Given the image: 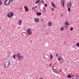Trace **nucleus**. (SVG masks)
Segmentation results:
<instances>
[{"label":"nucleus","instance_id":"1","mask_svg":"<svg viewBox=\"0 0 79 79\" xmlns=\"http://www.w3.org/2000/svg\"><path fill=\"white\" fill-rule=\"evenodd\" d=\"M14 14L13 13L10 12L8 14L7 17L8 18H12Z\"/></svg>","mask_w":79,"mask_h":79},{"label":"nucleus","instance_id":"2","mask_svg":"<svg viewBox=\"0 0 79 79\" xmlns=\"http://www.w3.org/2000/svg\"><path fill=\"white\" fill-rule=\"evenodd\" d=\"M72 6V2H69V3H68L67 4V8H71Z\"/></svg>","mask_w":79,"mask_h":79},{"label":"nucleus","instance_id":"3","mask_svg":"<svg viewBox=\"0 0 79 79\" xmlns=\"http://www.w3.org/2000/svg\"><path fill=\"white\" fill-rule=\"evenodd\" d=\"M10 65V61H6L5 63V66L6 67H8Z\"/></svg>","mask_w":79,"mask_h":79},{"label":"nucleus","instance_id":"4","mask_svg":"<svg viewBox=\"0 0 79 79\" xmlns=\"http://www.w3.org/2000/svg\"><path fill=\"white\" fill-rule=\"evenodd\" d=\"M4 3L5 5H8L10 4V1L9 0H5Z\"/></svg>","mask_w":79,"mask_h":79},{"label":"nucleus","instance_id":"5","mask_svg":"<svg viewBox=\"0 0 79 79\" xmlns=\"http://www.w3.org/2000/svg\"><path fill=\"white\" fill-rule=\"evenodd\" d=\"M27 32L28 35H30L31 33V29H29L27 30Z\"/></svg>","mask_w":79,"mask_h":79},{"label":"nucleus","instance_id":"6","mask_svg":"<svg viewBox=\"0 0 79 79\" xmlns=\"http://www.w3.org/2000/svg\"><path fill=\"white\" fill-rule=\"evenodd\" d=\"M24 8L25 10V11H28V10H29L28 7H27V6H25Z\"/></svg>","mask_w":79,"mask_h":79},{"label":"nucleus","instance_id":"7","mask_svg":"<svg viewBox=\"0 0 79 79\" xmlns=\"http://www.w3.org/2000/svg\"><path fill=\"white\" fill-rule=\"evenodd\" d=\"M61 60H62V57L60 56L58 57V60L59 61H61Z\"/></svg>","mask_w":79,"mask_h":79},{"label":"nucleus","instance_id":"8","mask_svg":"<svg viewBox=\"0 0 79 79\" xmlns=\"http://www.w3.org/2000/svg\"><path fill=\"white\" fill-rule=\"evenodd\" d=\"M35 21L36 23H39V19L38 18H36L35 19Z\"/></svg>","mask_w":79,"mask_h":79},{"label":"nucleus","instance_id":"9","mask_svg":"<svg viewBox=\"0 0 79 79\" xmlns=\"http://www.w3.org/2000/svg\"><path fill=\"white\" fill-rule=\"evenodd\" d=\"M65 24H66V26H69V23H68V21H65Z\"/></svg>","mask_w":79,"mask_h":79},{"label":"nucleus","instance_id":"10","mask_svg":"<svg viewBox=\"0 0 79 79\" xmlns=\"http://www.w3.org/2000/svg\"><path fill=\"white\" fill-rule=\"evenodd\" d=\"M37 16H40L41 15V12H40L39 13V12H37Z\"/></svg>","mask_w":79,"mask_h":79},{"label":"nucleus","instance_id":"11","mask_svg":"<svg viewBox=\"0 0 79 79\" xmlns=\"http://www.w3.org/2000/svg\"><path fill=\"white\" fill-rule=\"evenodd\" d=\"M17 55L18 58H19L21 56V53H17Z\"/></svg>","mask_w":79,"mask_h":79},{"label":"nucleus","instance_id":"12","mask_svg":"<svg viewBox=\"0 0 79 79\" xmlns=\"http://www.w3.org/2000/svg\"><path fill=\"white\" fill-rule=\"evenodd\" d=\"M52 69L54 72H55V73H57V71H56V69Z\"/></svg>","mask_w":79,"mask_h":79},{"label":"nucleus","instance_id":"13","mask_svg":"<svg viewBox=\"0 0 79 79\" xmlns=\"http://www.w3.org/2000/svg\"><path fill=\"white\" fill-rule=\"evenodd\" d=\"M52 5L53 7H54V8L55 7V4H54V3H53V2H52Z\"/></svg>","mask_w":79,"mask_h":79},{"label":"nucleus","instance_id":"14","mask_svg":"<svg viewBox=\"0 0 79 79\" xmlns=\"http://www.w3.org/2000/svg\"><path fill=\"white\" fill-rule=\"evenodd\" d=\"M19 25H21V20H20L19 22Z\"/></svg>","mask_w":79,"mask_h":79},{"label":"nucleus","instance_id":"15","mask_svg":"<svg viewBox=\"0 0 79 79\" xmlns=\"http://www.w3.org/2000/svg\"><path fill=\"white\" fill-rule=\"evenodd\" d=\"M19 60H22V58H23V56H20L19 57Z\"/></svg>","mask_w":79,"mask_h":79},{"label":"nucleus","instance_id":"16","mask_svg":"<svg viewBox=\"0 0 79 79\" xmlns=\"http://www.w3.org/2000/svg\"><path fill=\"white\" fill-rule=\"evenodd\" d=\"M48 25L49 26H51L52 25V23H51V22H49L48 23Z\"/></svg>","mask_w":79,"mask_h":79},{"label":"nucleus","instance_id":"17","mask_svg":"<svg viewBox=\"0 0 79 79\" xmlns=\"http://www.w3.org/2000/svg\"><path fill=\"white\" fill-rule=\"evenodd\" d=\"M67 77H68V78H70V79H71V76L70 75H69L67 76Z\"/></svg>","mask_w":79,"mask_h":79},{"label":"nucleus","instance_id":"18","mask_svg":"<svg viewBox=\"0 0 79 79\" xmlns=\"http://www.w3.org/2000/svg\"><path fill=\"white\" fill-rule=\"evenodd\" d=\"M40 2V0H38L36 2V3H39V2Z\"/></svg>","mask_w":79,"mask_h":79},{"label":"nucleus","instance_id":"19","mask_svg":"<svg viewBox=\"0 0 79 79\" xmlns=\"http://www.w3.org/2000/svg\"><path fill=\"white\" fill-rule=\"evenodd\" d=\"M61 2H62V5H64V0H61Z\"/></svg>","mask_w":79,"mask_h":79},{"label":"nucleus","instance_id":"20","mask_svg":"<svg viewBox=\"0 0 79 79\" xmlns=\"http://www.w3.org/2000/svg\"><path fill=\"white\" fill-rule=\"evenodd\" d=\"M50 59H52L53 58V55L51 54L50 56Z\"/></svg>","mask_w":79,"mask_h":79},{"label":"nucleus","instance_id":"21","mask_svg":"<svg viewBox=\"0 0 79 79\" xmlns=\"http://www.w3.org/2000/svg\"><path fill=\"white\" fill-rule=\"evenodd\" d=\"M67 8H68V11H71V8H70L69 7H67Z\"/></svg>","mask_w":79,"mask_h":79},{"label":"nucleus","instance_id":"22","mask_svg":"<svg viewBox=\"0 0 79 79\" xmlns=\"http://www.w3.org/2000/svg\"><path fill=\"white\" fill-rule=\"evenodd\" d=\"M16 54H15L13 56V57L14 58H16Z\"/></svg>","mask_w":79,"mask_h":79},{"label":"nucleus","instance_id":"23","mask_svg":"<svg viewBox=\"0 0 79 79\" xmlns=\"http://www.w3.org/2000/svg\"><path fill=\"white\" fill-rule=\"evenodd\" d=\"M64 30V27H62L61 28V31H63Z\"/></svg>","mask_w":79,"mask_h":79},{"label":"nucleus","instance_id":"24","mask_svg":"<svg viewBox=\"0 0 79 79\" xmlns=\"http://www.w3.org/2000/svg\"><path fill=\"white\" fill-rule=\"evenodd\" d=\"M76 79H79V76H77L76 77Z\"/></svg>","mask_w":79,"mask_h":79},{"label":"nucleus","instance_id":"25","mask_svg":"<svg viewBox=\"0 0 79 79\" xmlns=\"http://www.w3.org/2000/svg\"><path fill=\"white\" fill-rule=\"evenodd\" d=\"M76 45L77 47H79V43H77L76 44Z\"/></svg>","mask_w":79,"mask_h":79},{"label":"nucleus","instance_id":"26","mask_svg":"<svg viewBox=\"0 0 79 79\" xmlns=\"http://www.w3.org/2000/svg\"><path fill=\"white\" fill-rule=\"evenodd\" d=\"M43 10L44 11H45L46 9H45V7H43Z\"/></svg>","mask_w":79,"mask_h":79},{"label":"nucleus","instance_id":"27","mask_svg":"<svg viewBox=\"0 0 79 79\" xmlns=\"http://www.w3.org/2000/svg\"><path fill=\"white\" fill-rule=\"evenodd\" d=\"M2 2L0 0V6L2 5Z\"/></svg>","mask_w":79,"mask_h":79},{"label":"nucleus","instance_id":"28","mask_svg":"<svg viewBox=\"0 0 79 79\" xmlns=\"http://www.w3.org/2000/svg\"><path fill=\"white\" fill-rule=\"evenodd\" d=\"M52 64L51 63L50 64H49V66L50 67H51V66H52Z\"/></svg>","mask_w":79,"mask_h":79},{"label":"nucleus","instance_id":"29","mask_svg":"<svg viewBox=\"0 0 79 79\" xmlns=\"http://www.w3.org/2000/svg\"><path fill=\"white\" fill-rule=\"evenodd\" d=\"M41 3H43L44 2V0H42L41 1Z\"/></svg>","mask_w":79,"mask_h":79},{"label":"nucleus","instance_id":"30","mask_svg":"<svg viewBox=\"0 0 79 79\" xmlns=\"http://www.w3.org/2000/svg\"><path fill=\"white\" fill-rule=\"evenodd\" d=\"M73 28L71 27L70 28V31H73Z\"/></svg>","mask_w":79,"mask_h":79},{"label":"nucleus","instance_id":"31","mask_svg":"<svg viewBox=\"0 0 79 79\" xmlns=\"http://www.w3.org/2000/svg\"><path fill=\"white\" fill-rule=\"evenodd\" d=\"M65 29L67 30L68 29V27L67 26L65 27Z\"/></svg>","mask_w":79,"mask_h":79},{"label":"nucleus","instance_id":"32","mask_svg":"<svg viewBox=\"0 0 79 79\" xmlns=\"http://www.w3.org/2000/svg\"><path fill=\"white\" fill-rule=\"evenodd\" d=\"M32 9L33 10H35V8L33 7L32 8Z\"/></svg>","mask_w":79,"mask_h":79},{"label":"nucleus","instance_id":"33","mask_svg":"<svg viewBox=\"0 0 79 79\" xmlns=\"http://www.w3.org/2000/svg\"><path fill=\"white\" fill-rule=\"evenodd\" d=\"M54 65H53V66H52V69H54Z\"/></svg>","mask_w":79,"mask_h":79},{"label":"nucleus","instance_id":"34","mask_svg":"<svg viewBox=\"0 0 79 79\" xmlns=\"http://www.w3.org/2000/svg\"><path fill=\"white\" fill-rule=\"evenodd\" d=\"M45 6L46 7H47V4H45Z\"/></svg>","mask_w":79,"mask_h":79},{"label":"nucleus","instance_id":"35","mask_svg":"<svg viewBox=\"0 0 79 79\" xmlns=\"http://www.w3.org/2000/svg\"><path fill=\"white\" fill-rule=\"evenodd\" d=\"M10 2V1H11V2H13V1H14V0H9Z\"/></svg>","mask_w":79,"mask_h":79},{"label":"nucleus","instance_id":"36","mask_svg":"<svg viewBox=\"0 0 79 79\" xmlns=\"http://www.w3.org/2000/svg\"><path fill=\"white\" fill-rule=\"evenodd\" d=\"M56 56H58V54H56Z\"/></svg>","mask_w":79,"mask_h":79},{"label":"nucleus","instance_id":"37","mask_svg":"<svg viewBox=\"0 0 79 79\" xmlns=\"http://www.w3.org/2000/svg\"><path fill=\"white\" fill-rule=\"evenodd\" d=\"M41 22H43L44 21V20L42 19L41 20Z\"/></svg>","mask_w":79,"mask_h":79},{"label":"nucleus","instance_id":"38","mask_svg":"<svg viewBox=\"0 0 79 79\" xmlns=\"http://www.w3.org/2000/svg\"><path fill=\"white\" fill-rule=\"evenodd\" d=\"M40 79H43V78L42 77L40 78Z\"/></svg>","mask_w":79,"mask_h":79},{"label":"nucleus","instance_id":"39","mask_svg":"<svg viewBox=\"0 0 79 79\" xmlns=\"http://www.w3.org/2000/svg\"><path fill=\"white\" fill-rule=\"evenodd\" d=\"M35 8H37V6H36L35 7Z\"/></svg>","mask_w":79,"mask_h":79},{"label":"nucleus","instance_id":"40","mask_svg":"<svg viewBox=\"0 0 79 79\" xmlns=\"http://www.w3.org/2000/svg\"><path fill=\"white\" fill-rule=\"evenodd\" d=\"M54 10V9H53L52 10V11H53V10Z\"/></svg>","mask_w":79,"mask_h":79},{"label":"nucleus","instance_id":"41","mask_svg":"<svg viewBox=\"0 0 79 79\" xmlns=\"http://www.w3.org/2000/svg\"><path fill=\"white\" fill-rule=\"evenodd\" d=\"M1 8H0V9Z\"/></svg>","mask_w":79,"mask_h":79}]
</instances>
